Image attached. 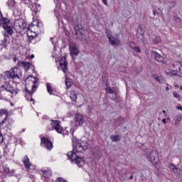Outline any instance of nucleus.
I'll return each mask as SVG.
<instances>
[{"mask_svg": "<svg viewBox=\"0 0 182 182\" xmlns=\"http://www.w3.org/2000/svg\"><path fill=\"white\" fill-rule=\"evenodd\" d=\"M22 71L18 67L11 68V71H6L4 75L0 74V92L6 97H14L18 95V91L11 84V79H21Z\"/></svg>", "mask_w": 182, "mask_h": 182, "instance_id": "1", "label": "nucleus"}, {"mask_svg": "<svg viewBox=\"0 0 182 182\" xmlns=\"http://www.w3.org/2000/svg\"><path fill=\"white\" fill-rule=\"evenodd\" d=\"M31 11H33V23L28 26V28L27 30V35L30 38H36V33L33 31V26H36V28H41L43 24L41 21H39V20H35V15L38 14V5H33Z\"/></svg>", "mask_w": 182, "mask_h": 182, "instance_id": "2", "label": "nucleus"}, {"mask_svg": "<svg viewBox=\"0 0 182 182\" xmlns=\"http://www.w3.org/2000/svg\"><path fill=\"white\" fill-rule=\"evenodd\" d=\"M73 151H69V153H75V154H77L78 153H83V151L87 150L89 145L87 141L75 139L73 140Z\"/></svg>", "mask_w": 182, "mask_h": 182, "instance_id": "3", "label": "nucleus"}, {"mask_svg": "<svg viewBox=\"0 0 182 182\" xmlns=\"http://www.w3.org/2000/svg\"><path fill=\"white\" fill-rule=\"evenodd\" d=\"M68 160H70L73 164H76L77 167H83L85 164V159L79 156L76 153L68 152L67 154Z\"/></svg>", "mask_w": 182, "mask_h": 182, "instance_id": "4", "label": "nucleus"}, {"mask_svg": "<svg viewBox=\"0 0 182 182\" xmlns=\"http://www.w3.org/2000/svg\"><path fill=\"white\" fill-rule=\"evenodd\" d=\"M0 23H2V28L7 32L9 35H12L14 33V28L12 23L9 18H4L2 16V12L0 11Z\"/></svg>", "mask_w": 182, "mask_h": 182, "instance_id": "5", "label": "nucleus"}, {"mask_svg": "<svg viewBox=\"0 0 182 182\" xmlns=\"http://www.w3.org/2000/svg\"><path fill=\"white\" fill-rule=\"evenodd\" d=\"M26 82H29L32 85V91H28V88H26V92H28L30 96H32V95H33V92H36L38 87V86H36V83H38V80L33 76H28L26 80Z\"/></svg>", "mask_w": 182, "mask_h": 182, "instance_id": "6", "label": "nucleus"}, {"mask_svg": "<svg viewBox=\"0 0 182 182\" xmlns=\"http://www.w3.org/2000/svg\"><path fill=\"white\" fill-rule=\"evenodd\" d=\"M146 159L149 161H151L154 166L159 164V155L156 151H150L148 152L146 154Z\"/></svg>", "mask_w": 182, "mask_h": 182, "instance_id": "7", "label": "nucleus"}, {"mask_svg": "<svg viewBox=\"0 0 182 182\" xmlns=\"http://www.w3.org/2000/svg\"><path fill=\"white\" fill-rule=\"evenodd\" d=\"M25 28H26V22H25V20L19 18L14 21V29L18 33L23 32Z\"/></svg>", "mask_w": 182, "mask_h": 182, "instance_id": "8", "label": "nucleus"}, {"mask_svg": "<svg viewBox=\"0 0 182 182\" xmlns=\"http://www.w3.org/2000/svg\"><path fill=\"white\" fill-rule=\"evenodd\" d=\"M51 127H53V129L60 134H69L68 131L63 130V128L60 127V122L58 120L52 121Z\"/></svg>", "mask_w": 182, "mask_h": 182, "instance_id": "9", "label": "nucleus"}, {"mask_svg": "<svg viewBox=\"0 0 182 182\" xmlns=\"http://www.w3.org/2000/svg\"><path fill=\"white\" fill-rule=\"evenodd\" d=\"M106 35L109 39V42H110L112 46H114V48H116V46H119V45H120V40H119L117 37H113V36L112 35V31L107 30Z\"/></svg>", "mask_w": 182, "mask_h": 182, "instance_id": "10", "label": "nucleus"}, {"mask_svg": "<svg viewBox=\"0 0 182 182\" xmlns=\"http://www.w3.org/2000/svg\"><path fill=\"white\" fill-rule=\"evenodd\" d=\"M136 38L138 42H141L143 45L147 43V39L144 37V29L138 28L136 30Z\"/></svg>", "mask_w": 182, "mask_h": 182, "instance_id": "11", "label": "nucleus"}, {"mask_svg": "<svg viewBox=\"0 0 182 182\" xmlns=\"http://www.w3.org/2000/svg\"><path fill=\"white\" fill-rule=\"evenodd\" d=\"M59 67L58 69L62 70L63 73L68 72V61H66V55L60 57V60H58Z\"/></svg>", "mask_w": 182, "mask_h": 182, "instance_id": "12", "label": "nucleus"}, {"mask_svg": "<svg viewBox=\"0 0 182 182\" xmlns=\"http://www.w3.org/2000/svg\"><path fill=\"white\" fill-rule=\"evenodd\" d=\"M42 147H45L47 150H52L53 149V144L48 138H41V143Z\"/></svg>", "mask_w": 182, "mask_h": 182, "instance_id": "13", "label": "nucleus"}, {"mask_svg": "<svg viewBox=\"0 0 182 182\" xmlns=\"http://www.w3.org/2000/svg\"><path fill=\"white\" fill-rule=\"evenodd\" d=\"M22 161H23V165L26 167V170L29 171V170L35 169V166L31 164L28 156H26V155L24 156L22 159Z\"/></svg>", "mask_w": 182, "mask_h": 182, "instance_id": "14", "label": "nucleus"}, {"mask_svg": "<svg viewBox=\"0 0 182 182\" xmlns=\"http://www.w3.org/2000/svg\"><path fill=\"white\" fill-rule=\"evenodd\" d=\"M69 49L72 58H75V56H77V55H79V50H77V48L76 47V43H70Z\"/></svg>", "mask_w": 182, "mask_h": 182, "instance_id": "15", "label": "nucleus"}, {"mask_svg": "<svg viewBox=\"0 0 182 182\" xmlns=\"http://www.w3.org/2000/svg\"><path fill=\"white\" fill-rule=\"evenodd\" d=\"M8 117V111L6 109H0V126H2Z\"/></svg>", "mask_w": 182, "mask_h": 182, "instance_id": "16", "label": "nucleus"}, {"mask_svg": "<svg viewBox=\"0 0 182 182\" xmlns=\"http://www.w3.org/2000/svg\"><path fill=\"white\" fill-rule=\"evenodd\" d=\"M74 120L75 123V127H79V126H82V124L85 123V119H83V116L81 114L75 115Z\"/></svg>", "mask_w": 182, "mask_h": 182, "instance_id": "17", "label": "nucleus"}, {"mask_svg": "<svg viewBox=\"0 0 182 182\" xmlns=\"http://www.w3.org/2000/svg\"><path fill=\"white\" fill-rule=\"evenodd\" d=\"M40 173L46 180H48L52 177V171H50V169H41Z\"/></svg>", "mask_w": 182, "mask_h": 182, "instance_id": "18", "label": "nucleus"}, {"mask_svg": "<svg viewBox=\"0 0 182 182\" xmlns=\"http://www.w3.org/2000/svg\"><path fill=\"white\" fill-rule=\"evenodd\" d=\"M18 65L20 66V68H23L26 72H28V70L31 69V63H29L28 62L20 60L18 62Z\"/></svg>", "mask_w": 182, "mask_h": 182, "instance_id": "19", "label": "nucleus"}, {"mask_svg": "<svg viewBox=\"0 0 182 182\" xmlns=\"http://www.w3.org/2000/svg\"><path fill=\"white\" fill-rule=\"evenodd\" d=\"M74 29L75 31V34L77 35V36H82V35H83V33H85V31L82 28V25L75 26L74 27Z\"/></svg>", "mask_w": 182, "mask_h": 182, "instance_id": "20", "label": "nucleus"}, {"mask_svg": "<svg viewBox=\"0 0 182 182\" xmlns=\"http://www.w3.org/2000/svg\"><path fill=\"white\" fill-rule=\"evenodd\" d=\"M151 55H152V56H154V58H155V59L157 62L161 63V62H163V60H164V58L156 51H153L151 53Z\"/></svg>", "mask_w": 182, "mask_h": 182, "instance_id": "21", "label": "nucleus"}, {"mask_svg": "<svg viewBox=\"0 0 182 182\" xmlns=\"http://www.w3.org/2000/svg\"><path fill=\"white\" fill-rule=\"evenodd\" d=\"M106 92L107 93L112 95V97H110V99H112V100H114V99H116V97H117L116 92H113V90H112V88L110 87L106 88Z\"/></svg>", "mask_w": 182, "mask_h": 182, "instance_id": "22", "label": "nucleus"}, {"mask_svg": "<svg viewBox=\"0 0 182 182\" xmlns=\"http://www.w3.org/2000/svg\"><path fill=\"white\" fill-rule=\"evenodd\" d=\"M70 97L73 102H76L77 99V95H76V91H71L70 94Z\"/></svg>", "mask_w": 182, "mask_h": 182, "instance_id": "23", "label": "nucleus"}, {"mask_svg": "<svg viewBox=\"0 0 182 182\" xmlns=\"http://www.w3.org/2000/svg\"><path fill=\"white\" fill-rule=\"evenodd\" d=\"M9 45V37L4 34V40L1 44L2 46H8Z\"/></svg>", "mask_w": 182, "mask_h": 182, "instance_id": "24", "label": "nucleus"}, {"mask_svg": "<svg viewBox=\"0 0 182 182\" xmlns=\"http://www.w3.org/2000/svg\"><path fill=\"white\" fill-rule=\"evenodd\" d=\"M46 86H47L48 93H49L50 95H53V87H52V84L49 83V82H47Z\"/></svg>", "mask_w": 182, "mask_h": 182, "instance_id": "25", "label": "nucleus"}, {"mask_svg": "<svg viewBox=\"0 0 182 182\" xmlns=\"http://www.w3.org/2000/svg\"><path fill=\"white\" fill-rule=\"evenodd\" d=\"M173 68H175V69H178V70H181V68H182V63L181 62H176L173 64Z\"/></svg>", "mask_w": 182, "mask_h": 182, "instance_id": "26", "label": "nucleus"}, {"mask_svg": "<svg viewBox=\"0 0 182 182\" xmlns=\"http://www.w3.org/2000/svg\"><path fill=\"white\" fill-rule=\"evenodd\" d=\"M155 80H156L159 83H166V79L164 77H156Z\"/></svg>", "mask_w": 182, "mask_h": 182, "instance_id": "27", "label": "nucleus"}, {"mask_svg": "<svg viewBox=\"0 0 182 182\" xmlns=\"http://www.w3.org/2000/svg\"><path fill=\"white\" fill-rule=\"evenodd\" d=\"M4 171L6 172V174H12V171H11V169L9 168V166L5 165L3 168Z\"/></svg>", "mask_w": 182, "mask_h": 182, "instance_id": "28", "label": "nucleus"}, {"mask_svg": "<svg viewBox=\"0 0 182 182\" xmlns=\"http://www.w3.org/2000/svg\"><path fill=\"white\" fill-rule=\"evenodd\" d=\"M112 141H119L120 140V136L119 135H114L110 136Z\"/></svg>", "mask_w": 182, "mask_h": 182, "instance_id": "29", "label": "nucleus"}, {"mask_svg": "<svg viewBox=\"0 0 182 182\" xmlns=\"http://www.w3.org/2000/svg\"><path fill=\"white\" fill-rule=\"evenodd\" d=\"M181 120H182V115L181 114L177 115L175 119V124H178V123H180Z\"/></svg>", "mask_w": 182, "mask_h": 182, "instance_id": "30", "label": "nucleus"}, {"mask_svg": "<svg viewBox=\"0 0 182 182\" xmlns=\"http://www.w3.org/2000/svg\"><path fill=\"white\" fill-rule=\"evenodd\" d=\"M65 86L67 87V89H69V87L72 86V82L70 80H69V78L65 79Z\"/></svg>", "mask_w": 182, "mask_h": 182, "instance_id": "31", "label": "nucleus"}, {"mask_svg": "<svg viewBox=\"0 0 182 182\" xmlns=\"http://www.w3.org/2000/svg\"><path fill=\"white\" fill-rule=\"evenodd\" d=\"M168 6L171 9L174 8V6H176V1H169L168 3Z\"/></svg>", "mask_w": 182, "mask_h": 182, "instance_id": "32", "label": "nucleus"}, {"mask_svg": "<svg viewBox=\"0 0 182 182\" xmlns=\"http://www.w3.org/2000/svg\"><path fill=\"white\" fill-rule=\"evenodd\" d=\"M160 41H161V38H160V36L154 37V43H159Z\"/></svg>", "mask_w": 182, "mask_h": 182, "instance_id": "33", "label": "nucleus"}, {"mask_svg": "<svg viewBox=\"0 0 182 182\" xmlns=\"http://www.w3.org/2000/svg\"><path fill=\"white\" fill-rule=\"evenodd\" d=\"M170 168L171 170H173V173H177V168L176 167V166L171 164Z\"/></svg>", "mask_w": 182, "mask_h": 182, "instance_id": "34", "label": "nucleus"}, {"mask_svg": "<svg viewBox=\"0 0 182 182\" xmlns=\"http://www.w3.org/2000/svg\"><path fill=\"white\" fill-rule=\"evenodd\" d=\"M8 5L9 8H12V6H14V1L11 0L10 1H9Z\"/></svg>", "mask_w": 182, "mask_h": 182, "instance_id": "35", "label": "nucleus"}, {"mask_svg": "<svg viewBox=\"0 0 182 182\" xmlns=\"http://www.w3.org/2000/svg\"><path fill=\"white\" fill-rule=\"evenodd\" d=\"M129 46H130V48H132V49H134L136 47V43H134L133 42H130Z\"/></svg>", "mask_w": 182, "mask_h": 182, "instance_id": "36", "label": "nucleus"}, {"mask_svg": "<svg viewBox=\"0 0 182 182\" xmlns=\"http://www.w3.org/2000/svg\"><path fill=\"white\" fill-rule=\"evenodd\" d=\"M173 97H176V99H179L180 98V95L177 94V92H174L173 93Z\"/></svg>", "mask_w": 182, "mask_h": 182, "instance_id": "37", "label": "nucleus"}, {"mask_svg": "<svg viewBox=\"0 0 182 182\" xmlns=\"http://www.w3.org/2000/svg\"><path fill=\"white\" fill-rule=\"evenodd\" d=\"M133 50H134L135 52H137V53H140V52H141L140 48H139V47H135Z\"/></svg>", "mask_w": 182, "mask_h": 182, "instance_id": "38", "label": "nucleus"}, {"mask_svg": "<svg viewBox=\"0 0 182 182\" xmlns=\"http://www.w3.org/2000/svg\"><path fill=\"white\" fill-rule=\"evenodd\" d=\"M4 141V136H2V133L0 132V144Z\"/></svg>", "mask_w": 182, "mask_h": 182, "instance_id": "39", "label": "nucleus"}, {"mask_svg": "<svg viewBox=\"0 0 182 182\" xmlns=\"http://www.w3.org/2000/svg\"><path fill=\"white\" fill-rule=\"evenodd\" d=\"M171 76H177V73L176 71H173L171 73Z\"/></svg>", "mask_w": 182, "mask_h": 182, "instance_id": "40", "label": "nucleus"}, {"mask_svg": "<svg viewBox=\"0 0 182 182\" xmlns=\"http://www.w3.org/2000/svg\"><path fill=\"white\" fill-rule=\"evenodd\" d=\"M35 58V55L31 54L29 57L28 59H33Z\"/></svg>", "mask_w": 182, "mask_h": 182, "instance_id": "41", "label": "nucleus"}, {"mask_svg": "<svg viewBox=\"0 0 182 182\" xmlns=\"http://www.w3.org/2000/svg\"><path fill=\"white\" fill-rule=\"evenodd\" d=\"M162 122L164 123V124H166L167 123V121L166 120V119H162Z\"/></svg>", "mask_w": 182, "mask_h": 182, "instance_id": "42", "label": "nucleus"}, {"mask_svg": "<svg viewBox=\"0 0 182 182\" xmlns=\"http://www.w3.org/2000/svg\"><path fill=\"white\" fill-rule=\"evenodd\" d=\"M56 18H57L58 22H60V18L59 17V15H56Z\"/></svg>", "mask_w": 182, "mask_h": 182, "instance_id": "43", "label": "nucleus"}, {"mask_svg": "<svg viewBox=\"0 0 182 182\" xmlns=\"http://www.w3.org/2000/svg\"><path fill=\"white\" fill-rule=\"evenodd\" d=\"M102 2H104L105 5H107V0H102Z\"/></svg>", "mask_w": 182, "mask_h": 182, "instance_id": "44", "label": "nucleus"}, {"mask_svg": "<svg viewBox=\"0 0 182 182\" xmlns=\"http://www.w3.org/2000/svg\"><path fill=\"white\" fill-rule=\"evenodd\" d=\"M177 110H182V107H176Z\"/></svg>", "mask_w": 182, "mask_h": 182, "instance_id": "45", "label": "nucleus"}, {"mask_svg": "<svg viewBox=\"0 0 182 182\" xmlns=\"http://www.w3.org/2000/svg\"><path fill=\"white\" fill-rule=\"evenodd\" d=\"M53 39H55V38H50L51 43H53Z\"/></svg>", "mask_w": 182, "mask_h": 182, "instance_id": "46", "label": "nucleus"}, {"mask_svg": "<svg viewBox=\"0 0 182 182\" xmlns=\"http://www.w3.org/2000/svg\"><path fill=\"white\" fill-rule=\"evenodd\" d=\"M166 90L168 91V90H170V88L168 87H166Z\"/></svg>", "mask_w": 182, "mask_h": 182, "instance_id": "47", "label": "nucleus"}, {"mask_svg": "<svg viewBox=\"0 0 182 182\" xmlns=\"http://www.w3.org/2000/svg\"><path fill=\"white\" fill-rule=\"evenodd\" d=\"M163 114H166V110H163Z\"/></svg>", "mask_w": 182, "mask_h": 182, "instance_id": "48", "label": "nucleus"}, {"mask_svg": "<svg viewBox=\"0 0 182 182\" xmlns=\"http://www.w3.org/2000/svg\"><path fill=\"white\" fill-rule=\"evenodd\" d=\"M130 180H133V176H130Z\"/></svg>", "mask_w": 182, "mask_h": 182, "instance_id": "49", "label": "nucleus"}, {"mask_svg": "<svg viewBox=\"0 0 182 182\" xmlns=\"http://www.w3.org/2000/svg\"><path fill=\"white\" fill-rule=\"evenodd\" d=\"M16 60H18V59H16V58H14V62H16Z\"/></svg>", "mask_w": 182, "mask_h": 182, "instance_id": "50", "label": "nucleus"}, {"mask_svg": "<svg viewBox=\"0 0 182 182\" xmlns=\"http://www.w3.org/2000/svg\"><path fill=\"white\" fill-rule=\"evenodd\" d=\"M31 102H33V98H31Z\"/></svg>", "mask_w": 182, "mask_h": 182, "instance_id": "51", "label": "nucleus"}, {"mask_svg": "<svg viewBox=\"0 0 182 182\" xmlns=\"http://www.w3.org/2000/svg\"><path fill=\"white\" fill-rule=\"evenodd\" d=\"M90 182H96L95 181H90Z\"/></svg>", "mask_w": 182, "mask_h": 182, "instance_id": "52", "label": "nucleus"}, {"mask_svg": "<svg viewBox=\"0 0 182 182\" xmlns=\"http://www.w3.org/2000/svg\"><path fill=\"white\" fill-rule=\"evenodd\" d=\"M38 8H39V6H41V5L38 4Z\"/></svg>", "mask_w": 182, "mask_h": 182, "instance_id": "53", "label": "nucleus"}, {"mask_svg": "<svg viewBox=\"0 0 182 182\" xmlns=\"http://www.w3.org/2000/svg\"><path fill=\"white\" fill-rule=\"evenodd\" d=\"M55 49H56V47H54V50H55Z\"/></svg>", "mask_w": 182, "mask_h": 182, "instance_id": "54", "label": "nucleus"}, {"mask_svg": "<svg viewBox=\"0 0 182 182\" xmlns=\"http://www.w3.org/2000/svg\"><path fill=\"white\" fill-rule=\"evenodd\" d=\"M181 90H182V86L181 87Z\"/></svg>", "mask_w": 182, "mask_h": 182, "instance_id": "55", "label": "nucleus"}]
</instances>
